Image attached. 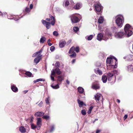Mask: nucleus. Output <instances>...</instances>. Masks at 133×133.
Here are the masks:
<instances>
[{
	"label": "nucleus",
	"instance_id": "obj_20",
	"mask_svg": "<svg viewBox=\"0 0 133 133\" xmlns=\"http://www.w3.org/2000/svg\"><path fill=\"white\" fill-rule=\"evenodd\" d=\"M108 78L106 75L104 74L102 76V80L104 83L107 82Z\"/></svg>",
	"mask_w": 133,
	"mask_h": 133
},
{
	"label": "nucleus",
	"instance_id": "obj_27",
	"mask_svg": "<svg viewBox=\"0 0 133 133\" xmlns=\"http://www.w3.org/2000/svg\"><path fill=\"white\" fill-rule=\"evenodd\" d=\"M97 74H98L99 75H101L102 74V71L100 70L99 68H98L97 70L95 72Z\"/></svg>",
	"mask_w": 133,
	"mask_h": 133
},
{
	"label": "nucleus",
	"instance_id": "obj_1",
	"mask_svg": "<svg viewBox=\"0 0 133 133\" xmlns=\"http://www.w3.org/2000/svg\"><path fill=\"white\" fill-rule=\"evenodd\" d=\"M119 74L117 70H114L112 72H109L106 74L108 79L112 84L114 83L116 81V76Z\"/></svg>",
	"mask_w": 133,
	"mask_h": 133
},
{
	"label": "nucleus",
	"instance_id": "obj_4",
	"mask_svg": "<svg viewBox=\"0 0 133 133\" xmlns=\"http://www.w3.org/2000/svg\"><path fill=\"white\" fill-rule=\"evenodd\" d=\"M124 18L122 16H117V18L116 20V23L118 26L121 27L123 25L122 22Z\"/></svg>",
	"mask_w": 133,
	"mask_h": 133
},
{
	"label": "nucleus",
	"instance_id": "obj_51",
	"mask_svg": "<svg viewBox=\"0 0 133 133\" xmlns=\"http://www.w3.org/2000/svg\"><path fill=\"white\" fill-rule=\"evenodd\" d=\"M127 116H128V115H125L124 117V118H123V119L124 120H125L127 119Z\"/></svg>",
	"mask_w": 133,
	"mask_h": 133
},
{
	"label": "nucleus",
	"instance_id": "obj_46",
	"mask_svg": "<svg viewBox=\"0 0 133 133\" xmlns=\"http://www.w3.org/2000/svg\"><path fill=\"white\" fill-rule=\"evenodd\" d=\"M69 4V2L68 1H66L65 3V6H66L68 5Z\"/></svg>",
	"mask_w": 133,
	"mask_h": 133
},
{
	"label": "nucleus",
	"instance_id": "obj_14",
	"mask_svg": "<svg viewBox=\"0 0 133 133\" xmlns=\"http://www.w3.org/2000/svg\"><path fill=\"white\" fill-rule=\"evenodd\" d=\"M66 44V42L65 40L62 39L60 41L59 43V46L61 48L64 47Z\"/></svg>",
	"mask_w": 133,
	"mask_h": 133
},
{
	"label": "nucleus",
	"instance_id": "obj_53",
	"mask_svg": "<svg viewBox=\"0 0 133 133\" xmlns=\"http://www.w3.org/2000/svg\"><path fill=\"white\" fill-rule=\"evenodd\" d=\"M33 5L32 4H30V9H31L33 8Z\"/></svg>",
	"mask_w": 133,
	"mask_h": 133
},
{
	"label": "nucleus",
	"instance_id": "obj_62",
	"mask_svg": "<svg viewBox=\"0 0 133 133\" xmlns=\"http://www.w3.org/2000/svg\"><path fill=\"white\" fill-rule=\"evenodd\" d=\"M130 56L133 59V56L131 55Z\"/></svg>",
	"mask_w": 133,
	"mask_h": 133
},
{
	"label": "nucleus",
	"instance_id": "obj_7",
	"mask_svg": "<svg viewBox=\"0 0 133 133\" xmlns=\"http://www.w3.org/2000/svg\"><path fill=\"white\" fill-rule=\"evenodd\" d=\"M61 73L62 72L58 67H56V68L54 69H53L51 71V75L53 76L55 75L56 74L60 75Z\"/></svg>",
	"mask_w": 133,
	"mask_h": 133
},
{
	"label": "nucleus",
	"instance_id": "obj_17",
	"mask_svg": "<svg viewBox=\"0 0 133 133\" xmlns=\"http://www.w3.org/2000/svg\"><path fill=\"white\" fill-rule=\"evenodd\" d=\"M41 119L40 118H37V124L39 128L38 129V130L40 129L41 127Z\"/></svg>",
	"mask_w": 133,
	"mask_h": 133
},
{
	"label": "nucleus",
	"instance_id": "obj_63",
	"mask_svg": "<svg viewBox=\"0 0 133 133\" xmlns=\"http://www.w3.org/2000/svg\"><path fill=\"white\" fill-rule=\"evenodd\" d=\"M98 120V119H97V118H96L95 119V121H97V120Z\"/></svg>",
	"mask_w": 133,
	"mask_h": 133
},
{
	"label": "nucleus",
	"instance_id": "obj_56",
	"mask_svg": "<svg viewBox=\"0 0 133 133\" xmlns=\"http://www.w3.org/2000/svg\"><path fill=\"white\" fill-rule=\"evenodd\" d=\"M75 61H76L75 59H73L72 62V63H74L75 62Z\"/></svg>",
	"mask_w": 133,
	"mask_h": 133
},
{
	"label": "nucleus",
	"instance_id": "obj_26",
	"mask_svg": "<svg viewBox=\"0 0 133 133\" xmlns=\"http://www.w3.org/2000/svg\"><path fill=\"white\" fill-rule=\"evenodd\" d=\"M103 18L102 17H100L98 21V22L99 23L101 24L103 23Z\"/></svg>",
	"mask_w": 133,
	"mask_h": 133
},
{
	"label": "nucleus",
	"instance_id": "obj_57",
	"mask_svg": "<svg viewBox=\"0 0 133 133\" xmlns=\"http://www.w3.org/2000/svg\"><path fill=\"white\" fill-rule=\"evenodd\" d=\"M117 102L118 103H119L120 102V101L119 99H117Z\"/></svg>",
	"mask_w": 133,
	"mask_h": 133
},
{
	"label": "nucleus",
	"instance_id": "obj_21",
	"mask_svg": "<svg viewBox=\"0 0 133 133\" xmlns=\"http://www.w3.org/2000/svg\"><path fill=\"white\" fill-rule=\"evenodd\" d=\"M78 103L79 104V107H82L84 105L85 106L86 105L82 101H81L79 99L77 100Z\"/></svg>",
	"mask_w": 133,
	"mask_h": 133
},
{
	"label": "nucleus",
	"instance_id": "obj_16",
	"mask_svg": "<svg viewBox=\"0 0 133 133\" xmlns=\"http://www.w3.org/2000/svg\"><path fill=\"white\" fill-rule=\"evenodd\" d=\"M82 6V4L79 3H78L74 6L73 8L76 10H78L81 8Z\"/></svg>",
	"mask_w": 133,
	"mask_h": 133
},
{
	"label": "nucleus",
	"instance_id": "obj_54",
	"mask_svg": "<svg viewBox=\"0 0 133 133\" xmlns=\"http://www.w3.org/2000/svg\"><path fill=\"white\" fill-rule=\"evenodd\" d=\"M66 82L67 83V84L68 85H69L70 84V82L68 80V79L66 80Z\"/></svg>",
	"mask_w": 133,
	"mask_h": 133
},
{
	"label": "nucleus",
	"instance_id": "obj_30",
	"mask_svg": "<svg viewBox=\"0 0 133 133\" xmlns=\"http://www.w3.org/2000/svg\"><path fill=\"white\" fill-rule=\"evenodd\" d=\"M69 56L71 58H75L76 56V53H74L72 54H71V55Z\"/></svg>",
	"mask_w": 133,
	"mask_h": 133
},
{
	"label": "nucleus",
	"instance_id": "obj_39",
	"mask_svg": "<svg viewBox=\"0 0 133 133\" xmlns=\"http://www.w3.org/2000/svg\"><path fill=\"white\" fill-rule=\"evenodd\" d=\"M75 51L77 53L79 51V47H75Z\"/></svg>",
	"mask_w": 133,
	"mask_h": 133
},
{
	"label": "nucleus",
	"instance_id": "obj_6",
	"mask_svg": "<svg viewBox=\"0 0 133 133\" xmlns=\"http://www.w3.org/2000/svg\"><path fill=\"white\" fill-rule=\"evenodd\" d=\"M76 14H74L70 16V18L72 23H76L79 21V20L78 17L76 16Z\"/></svg>",
	"mask_w": 133,
	"mask_h": 133
},
{
	"label": "nucleus",
	"instance_id": "obj_25",
	"mask_svg": "<svg viewBox=\"0 0 133 133\" xmlns=\"http://www.w3.org/2000/svg\"><path fill=\"white\" fill-rule=\"evenodd\" d=\"M78 91L80 93L82 94L84 92V90L83 88L79 87L78 88Z\"/></svg>",
	"mask_w": 133,
	"mask_h": 133
},
{
	"label": "nucleus",
	"instance_id": "obj_60",
	"mask_svg": "<svg viewBox=\"0 0 133 133\" xmlns=\"http://www.w3.org/2000/svg\"><path fill=\"white\" fill-rule=\"evenodd\" d=\"M28 90H26V91H24V93L26 94L28 92Z\"/></svg>",
	"mask_w": 133,
	"mask_h": 133
},
{
	"label": "nucleus",
	"instance_id": "obj_10",
	"mask_svg": "<svg viewBox=\"0 0 133 133\" xmlns=\"http://www.w3.org/2000/svg\"><path fill=\"white\" fill-rule=\"evenodd\" d=\"M49 17L50 18H47L46 19V20L50 21L51 20V24L52 25H54L55 23V19L54 17L52 16L51 15H49Z\"/></svg>",
	"mask_w": 133,
	"mask_h": 133
},
{
	"label": "nucleus",
	"instance_id": "obj_18",
	"mask_svg": "<svg viewBox=\"0 0 133 133\" xmlns=\"http://www.w3.org/2000/svg\"><path fill=\"white\" fill-rule=\"evenodd\" d=\"M44 114V113L42 111L38 112L35 113V115L37 117H41L43 116Z\"/></svg>",
	"mask_w": 133,
	"mask_h": 133
},
{
	"label": "nucleus",
	"instance_id": "obj_2",
	"mask_svg": "<svg viewBox=\"0 0 133 133\" xmlns=\"http://www.w3.org/2000/svg\"><path fill=\"white\" fill-rule=\"evenodd\" d=\"M107 65H108L111 66H117V59L114 56H110L108 57L106 59Z\"/></svg>",
	"mask_w": 133,
	"mask_h": 133
},
{
	"label": "nucleus",
	"instance_id": "obj_34",
	"mask_svg": "<svg viewBox=\"0 0 133 133\" xmlns=\"http://www.w3.org/2000/svg\"><path fill=\"white\" fill-rule=\"evenodd\" d=\"M92 108L93 107L92 106H91L89 108V109L88 112V114H90L91 113Z\"/></svg>",
	"mask_w": 133,
	"mask_h": 133
},
{
	"label": "nucleus",
	"instance_id": "obj_40",
	"mask_svg": "<svg viewBox=\"0 0 133 133\" xmlns=\"http://www.w3.org/2000/svg\"><path fill=\"white\" fill-rule=\"evenodd\" d=\"M42 118L43 119H47L49 118V117L47 115H43V116Z\"/></svg>",
	"mask_w": 133,
	"mask_h": 133
},
{
	"label": "nucleus",
	"instance_id": "obj_36",
	"mask_svg": "<svg viewBox=\"0 0 133 133\" xmlns=\"http://www.w3.org/2000/svg\"><path fill=\"white\" fill-rule=\"evenodd\" d=\"M25 74L26 75L29 77H31L32 75V74L31 73L28 71L26 72H25Z\"/></svg>",
	"mask_w": 133,
	"mask_h": 133
},
{
	"label": "nucleus",
	"instance_id": "obj_52",
	"mask_svg": "<svg viewBox=\"0 0 133 133\" xmlns=\"http://www.w3.org/2000/svg\"><path fill=\"white\" fill-rule=\"evenodd\" d=\"M52 76V75H51L50 76L51 79L53 81H54L55 80L54 78V77Z\"/></svg>",
	"mask_w": 133,
	"mask_h": 133
},
{
	"label": "nucleus",
	"instance_id": "obj_12",
	"mask_svg": "<svg viewBox=\"0 0 133 133\" xmlns=\"http://www.w3.org/2000/svg\"><path fill=\"white\" fill-rule=\"evenodd\" d=\"M95 10L96 11L99 12L101 10V4L98 3L94 5Z\"/></svg>",
	"mask_w": 133,
	"mask_h": 133
},
{
	"label": "nucleus",
	"instance_id": "obj_47",
	"mask_svg": "<svg viewBox=\"0 0 133 133\" xmlns=\"http://www.w3.org/2000/svg\"><path fill=\"white\" fill-rule=\"evenodd\" d=\"M55 49V47L54 46H52L50 48V50L51 51H53Z\"/></svg>",
	"mask_w": 133,
	"mask_h": 133
},
{
	"label": "nucleus",
	"instance_id": "obj_59",
	"mask_svg": "<svg viewBox=\"0 0 133 133\" xmlns=\"http://www.w3.org/2000/svg\"><path fill=\"white\" fill-rule=\"evenodd\" d=\"M50 39H48V41H47V43H50Z\"/></svg>",
	"mask_w": 133,
	"mask_h": 133
},
{
	"label": "nucleus",
	"instance_id": "obj_15",
	"mask_svg": "<svg viewBox=\"0 0 133 133\" xmlns=\"http://www.w3.org/2000/svg\"><path fill=\"white\" fill-rule=\"evenodd\" d=\"M92 88L95 90L99 89L100 86L98 83H96L93 84L92 86Z\"/></svg>",
	"mask_w": 133,
	"mask_h": 133
},
{
	"label": "nucleus",
	"instance_id": "obj_64",
	"mask_svg": "<svg viewBox=\"0 0 133 133\" xmlns=\"http://www.w3.org/2000/svg\"><path fill=\"white\" fill-rule=\"evenodd\" d=\"M95 121H95V120H94V121H93V123H94V122H95Z\"/></svg>",
	"mask_w": 133,
	"mask_h": 133
},
{
	"label": "nucleus",
	"instance_id": "obj_11",
	"mask_svg": "<svg viewBox=\"0 0 133 133\" xmlns=\"http://www.w3.org/2000/svg\"><path fill=\"white\" fill-rule=\"evenodd\" d=\"M42 24L46 27V29H48L51 27V22L46 21L45 20L42 19Z\"/></svg>",
	"mask_w": 133,
	"mask_h": 133
},
{
	"label": "nucleus",
	"instance_id": "obj_49",
	"mask_svg": "<svg viewBox=\"0 0 133 133\" xmlns=\"http://www.w3.org/2000/svg\"><path fill=\"white\" fill-rule=\"evenodd\" d=\"M43 104V102L42 101H41L38 104L39 107H42V105Z\"/></svg>",
	"mask_w": 133,
	"mask_h": 133
},
{
	"label": "nucleus",
	"instance_id": "obj_8",
	"mask_svg": "<svg viewBox=\"0 0 133 133\" xmlns=\"http://www.w3.org/2000/svg\"><path fill=\"white\" fill-rule=\"evenodd\" d=\"M107 36V35H105V36H103L102 34L99 33L97 35V39L99 41H101L103 38V39L106 40L109 38V37L108 36Z\"/></svg>",
	"mask_w": 133,
	"mask_h": 133
},
{
	"label": "nucleus",
	"instance_id": "obj_38",
	"mask_svg": "<svg viewBox=\"0 0 133 133\" xmlns=\"http://www.w3.org/2000/svg\"><path fill=\"white\" fill-rule=\"evenodd\" d=\"M53 35L54 36H57L58 35V34L57 31H55L53 32Z\"/></svg>",
	"mask_w": 133,
	"mask_h": 133
},
{
	"label": "nucleus",
	"instance_id": "obj_19",
	"mask_svg": "<svg viewBox=\"0 0 133 133\" xmlns=\"http://www.w3.org/2000/svg\"><path fill=\"white\" fill-rule=\"evenodd\" d=\"M11 89L14 92H17L18 91V89L16 86L13 85L11 86Z\"/></svg>",
	"mask_w": 133,
	"mask_h": 133
},
{
	"label": "nucleus",
	"instance_id": "obj_29",
	"mask_svg": "<svg viewBox=\"0 0 133 133\" xmlns=\"http://www.w3.org/2000/svg\"><path fill=\"white\" fill-rule=\"evenodd\" d=\"M45 80L42 78H40L34 81V82L36 83L40 81H44Z\"/></svg>",
	"mask_w": 133,
	"mask_h": 133
},
{
	"label": "nucleus",
	"instance_id": "obj_35",
	"mask_svg": "<svg viewBox=\"0 0 133 133\" xmlns=\"http://www.w3.org/2000/svg\"><path fill=\"white\" fill-rule=\"evenodd\" d=\"M37 127V126L34 125V124H31V129H35Z\"/></svg>",
	"mask_w": 133,
	"mask_h": 133
},
{
	"label": "nucleus",
	"instance_id": "obj_58",
	"mask_svg": "<svg viewBox=\"0 0 133 133\" xmlns=\"http://www.w3.org/2000/svg\"><path fill=\"white\" fill-rule=\"evenodd\" d=\"M48 45H49V46H51L52 45V44L51 43H48Z\"/></svg>",
	"mask_w": 133,
	"mask_h": 133
},
{
	"label": "nucleus",
	"instance_id": "obj_43",
	"mask_svg": "<svg viewBox=\"0 0 133 133\" xmlns=\"http://www.w3.org/2000/svg\"><path fill=\"white\" fill-rule=\"evenodd\" d=\"M128 70L129 72H131L133 71V67L132 68V67H128Z\"/></svg>",
	"mask_w": 133,
	"mask_h": 133
},
{
	"label": "nucleus",
	"instance_id": "obj_33",
	"mask_svg": "<svg viewBox=\"0 0 133 133\" xmlns=\"http://www.w3.org/2000/svg\"><path fill=\"white\" fill-rule=\"evenodd\" d=\"M50 100L49 97L48 96L45 99V101L46 102V104H49V101Z\"/></svg>",
	"mask_w": 133,
	"mask_h": 133
},
{
	"label": "nucleus",
	"instance_id": "obj_45",
	"mask_svg": "<svg viewBox=\"0 0 133 133\" xmlns=\"http://www.w3.org/2000/svg\"><path fill=\"white\" fill-rule=\"evenodd\" d=\"M30 11V10L28 8H26L25 9V12L26 13H28Z\"/></svg>",
	"mask_w": 133,
	"mask_h": 133
},
{
	"label": "nucleus",
	"instance_id": "obj_23",
	"mask_svg": "<svg viewBox=\"0 0 133 133\" xmlns=\"http://www.w3.org/2000/svg\"><path fill=\"white\" fill-rule=\"evenodd\" d=\"M64 79L63 76L62 75H59L57 77V81L59 82H62Z\"/></svg>",
	"mask_w": 133,
	"mask_h": 133
},
{
	"label": "nucleus",
	"instance_id": "obj_24",
	"mask_svg": "<svg viewBox=\"0 0 133 133\" xmlns=\"http://www.w3.org/2000/svg\"><path fill=\"white\" fill-rule=\"evenodd\" d=\"M75 47L74 46H72L70 49L69 51V54H72L74 53H75Z\"/></svg>",
	"mask_w": 133,
	"mask_h": 133
},
{
	"label": "nucleus",
	"instance_id": "obj_31",
	"mask_svg": "<svg viewBox=\"0 0 133 133\" xmlns=\"http://www.w3.org/2000/svg\"><path fill=\"white\" fill-rule=\"evenodd\" d=\"M51 87L55 89H58L59 87V85L58 84H57L55 86L51 85Z\"/></svg>",
	"mask_w": 133,
	"mask_h": 133
},
{
	"label": "nucleus",
	"instance_id": "obj_42",
	"mask_svg": "<svg viewBox=\"0 0 133 133\" xmlns=\"http://www.w3.org/2000/svg\"><path fill=\"white\" fill-rule=\"evenodd\" d=\"M93 37V36L92 35H90L88 38V40H91Z\"/></svg>",
	"mask_w": 133,
	"mask_h": 133
},
{
	"label": "nucleus",
	"instance_id": "obj_22",
	"mask_svg": "<svg viewBox=\"0 0 133 133\" xmlns=\"http://www.w3.org/2000/svg\"><path fill=\"white\" fill-rule=\"evenodd\" d=\"M19 130L22 133H24L26 132V129L23 126H21L19 128Z\"/></svg>",
	"mask_w": 133,
	"mask_h": 133
},
{
	"label": "nucleus",
	"instance_id": "obj_61",
	"mask_svg": "<svg viewBox=\"0 0 133 133\" xmlns=\"http://www.w3.org/2000/svg\"><path fill=\"white\" fill-rule=\"evenodd\" d=\"M18 19L17 18H15V19H14V20H15L16 21Z\"/></svg>",
	"mask_w": 133,
	"mask_h": 133
},
{
	"label": "nucleus",
	"instance_id": "obj_50",
	"mask_svg": "<svg viewBox=\"0 0 133 133\" xmlns=\"http://www.w3.org/2000/svg\"><path fill=\"white\" fill-rule=\"evenodd\" d=\"M34 118L33 116H32L30 118V122H32L33 121Z\"/></svg>",
	"mask_w": 133,
	"mask_h": 133
},
{
	"label": "nucleus",
	"instance_id": "obj_48",
	"mask_svg": "<svg viewBox=\"0 0 133 133\" xmlns=\"http://www.w3.org/2000/svg\"><path fill=\"white\" fill-rule=\"evenodd\" d=\"M54 127L53 126H52L51 127L50 130V132H52L54 130Z\"/></svg>",
	"mask_w": 133,
	"mask_h": 133
},
{
	"label": "nucleus",
	"instance_id": "obj_13",
	"mask_svg": "<svg viewBox=\"0 0 133 133\" xmlns=\"http://www.w3.org/2000/svg\"><path fill=\"white\" fill-rule=\"evenodd\" d=\"M102 97V95L99 93H97L95 96V99L96 100V102L98 103L101 97Z\"/></svg>",
	"mask_w": 133,
	"mask_h": 133
},
{
	"label": "nucleus",
	"instance_id": "obj_37",
	"mask_svg": "<svg viewBox=\"0 0 133 133\" xmlns=\"http://www.w3.org/2000/svg\"><path fill=\"white\" fill-rule=\"evenodd\" d=\"M101 63L98 61L96 63V65L97 66H101Z\"/></svg>",
	"mask_w": 133,
	"mask_h": 133
},
{
	"label": "nucleus",
	"instance_id": "obj_41",
	"mask_svg": "<svg viewBox=\"0 0 133 133\" xmlns=\"http://www.w3.org/2000/svg\"><path fill=\"white\" fill-rule=\"evenodd\" d=\"M81 113L83 115H85L86 114V111L84 110H81Z\"/></svg>",
	"mask_w": 133,
	"mask_h": 133
},
{
	"label": "nucleus",
	"instance_id": "obj_3",
	"mask_svg": "<svg viewBox=\"0 0 133 133\" xmlns=\"http://www.w3.org/2000/svg\"><path fill=\"white\" fill-rule=\"evenodd\" d=\"M43 51V49H41L39 51L33 54L32 57H36L34 60V62L36 64H37L42 58V55L41 54Z\"/></svg>",
	"mask_w": 133,
	"mask_h": 133
},
{
	"label": "nucleus",
	"instance_id": "obj_28",
	"mask_svg": "<svg viewBox=\"0 0 133 133\" xmlns=\"http://www.w3.org/2000/svg\"><path fill=\"white\" fill-rule=\"evenodd\" d=\"M46 40V38L44 37H42L40 39V42L41 43H43Z\"/></svg>",
	"mask_w": 133,
	"mask_h": 133
},
{
	"label": "nucleus",
	"instance_id": "obj_5",
	"mask_svg": "<svg viewBox=\"0 0 133 133\" xmlns=\"http://www.w3.org/2000/svg\"><path fill=\"white\" fill-rule=\"evenodd\" d=\"M130 27V25L129 24H126L124 27L125 34H127L128 36H131L132 34V31L129 29Z\"/></svg>",
	"mask_w": 133,
	"mask_h": 133
},
{
	"label": "nucleus",
	"instance_id": "obj_32",
	"mask_svg": "<svg viewBox=\"0 0 133 133\" xmlns=\"http://www.w3.org/2000/svg\"><path fill=\"white\" fill-rule=\"evenodd\" d=\"M73 30L74 32H77L79 30V28L77 27H75L73 28Z\"/></svg>",
	"mask_w": 133,
	"mask_h": 133
},
{
	"label": "nucleus",
	"instance_id": "obj_55",
	"mask_svg": "<svg viewBox=\"0 0 133 133\" xmlns=\"http://www.w3.org/2000/svg\"><path fill=\"white\" fill-rule=\"evenodd\" d=\"M101 131L100 130H97L96 132V133H99Z\"/></svg>",
	"mask_w": 133,
	"mask_h": 133
},
{
	"label": "nucleus",
	"instance_id": "obj_9",
	"mask_svg": "<svg viewBox=\"0 0 133 133\" xmlns=\"http://www.w3.org/2000/svg\"><path fill=\"white\" fill-rule=\"evenodd\" d=\"M125 34L123 31H119L118 32L115 33V35L116 37L118 38H122L124 37V35Z\"/></svg>",
	"mask_w": 133,
	"mask_h": 133
},
{
	"label": "nucleus",
	"instance_id": "obj_44",
	"mask_svg": "<svg viewBox=\"0 0 133 133\" xmlns=\"http://www.w3.org/2000/svg\"><path fill=\"white\" fill-rule=\"evenodd\" d=\"M55 66H60V63L58 62H57L56 63H55Z\"/></svg>",
	"mask_w": 133,
	"mask_h": 133
}]
</instances>
